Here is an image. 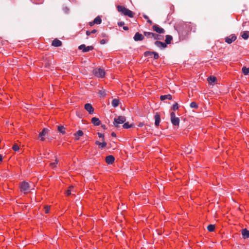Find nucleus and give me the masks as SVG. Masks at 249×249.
Here are the masks:
<instances>
[{"label":"nucleus","instance_id":"47","mask_svg":"<svg viewBox=\"0 0 249 249\" xmlns=\"http://www.w3.org/2000/svg\"><path fill=\"white\" fill-rule=\"evenodd\" d=\"M94 24H95V23H94V21H93L92 22H90L89 23V25L90 26H93Z\"/></svg>","mask_w":249,"mask_h":249},{"label":"nucleus","instance_id":"4","mask_svg":"<svg viewBox=\"0 0 249 249\" xmlns=\"http://www.w3.org/2000/svg\"><path fill=\"white\" fill-rule=\"evenodd\" d=\"M171 121L174 125H178L179 124V119L176 117L175 113L174 112L171 113Z\"/></svg>","mask_w":249,"mask_h":249},{"label":"nucleus","instance_id":"51","mask_svg":"<svg viewBox=\"0 0 249 249\" xmlns=\"http://www.w3.org/2000/svg\"><path fill=\"white\" fill-rule=\"evenodd\" d=\"M101 126L104 129H106L105 125H102Z\"/></svg>","mask_w":249,"mask_h":249},{"label":"nucleus","instance_id":"31","mask_svg":"<svg viewBox=\"0 0 249 249\" xmlns=\"http://www.w3.org/2000/svg\"><path fill=\"white\" fill-rule=\"evenodd\" d=\"M12 148L14 150H15V151H18L19 150V146L18 145V144L17 143H15L13 145V147H12Z\"/></svg>","mask_w":249,"mask_h":249},{"label":"nucleus","instance_id":"26","mask_svg":"<svg viewBox=\"0 0 249 249\" xmlns=\"http://www.w3.org/2000/svg\"><path fill=\"white\" fill-rule=\"evenodd\" d=\"M119 102L118 100L114 99L112 100L111 104L114 107H117L119 105Z\"/></svg>","mask_w":249,"mask_h":249},{"label":"nucleus","instance_id":"23","mask_svg":"<svg viewBox=\"0 0 249 249\" xmlns=\"http://www.w3.org/2000/svg\"><path fill=\"white\" fill-rule=\"evenodd\" d=\"M93 21L95 24H99L101 23L102 19L99 16H98L94 19Z\"/></svg>","mask_w":249,"mask_h":249},{"label":"nucleus","instance_id":"35","mask_svg":"<svg viewBox=\"0 0 249 249\" xmlns=\"http://www.w3.org/2000/svg\"><path fill=\"white\" fill-rule=\"evenodd\" d=\"M131 127V125H129L128 123H125L123 125V127L125 129L130 128Z\"/></svg>","mask_w":249,"mask_h":249},{"label":"nucleus","instance_id":"10","mask_svg":"<svg viewBox=\"0 0 249 249\" xmlns=\"http://www.w3.org/2000/svg\"><path fill=\"white\" fill-rule=\"evenodd\" d=\"M115 160L114 157L112 155H109L106 157V161L108 164H112Z\"/></svg>","mask_w":249,"mask_h":249},{"label":"nucleus","instance_id":"16","mask_svg":"<svg viewBox=\"0 0 249 249\" xmlns=\"http://www.w3.org/2000/svg\"><path fill=\"white\" fill-rule=\"evenodd\" d=\"M236 39V37L235 36H232L231 37H228L226 38L225 41L230 44L232 43L233 41H234Z\"/></svg>","mask_w":249,"mask_h":249},{"label":"nucleus","instance_id":"27","mask_svg":"<svg viewBox=\"0 0 249 249\" xmlns=\"http://www.w3.org/2000/svg\"><path fill=\"white\" fill-rule=\"evenodd\" d=\"M162 38H163V37L162 36L154 33V39L158 40H161V39H162Z\"/></svg>","mask_w":249,"mask_h":249},{"label":"nucleus","instance_id":"30","mask_svg":"<svg viewBox=\"0 0 249 249\" xmlns=\"http://www.w3.org/2000/svg\"><path fill=\"white\" fill-rule=\"evenodd\" d=\"M242 71L245 75H247L249 73V68L244 67L242 68Z\"/></svg>","mask_w":249,"mask_h":249},{"label":"nucleus","instance_id":"41","mask_svg":"<svg viewBox=\"0 0 249 249\" xmlns=\"http://www.w3.org/2000/svg\"><path fill=\"white\" fill-rule=\"evenodd\" d=\"M63 10L64 11L65 13H68L69 9L68 7H63Z\"/></svg>","mask_w":249,"mask_h":249},{"label":"nucleus","instance_id":"44","mask_svg":"<svg viewBox=\"0 0 249 249\" xmlns=\"http://www.w3.org/2000/svg\"><path fill=\"white\" fill-rule=\"evenodd\" d=\"M101 44H104L106 43V40L105 39H102L100 41Z\"/></svg>","mask_w":249,"mask_h":249},{"label":"nucleus","instance_id":"32","mask_svg":"<svg viewBox=\"0 0 249 249\" xmlns=\"http://www.w3.org/2000/svg\"><path fill=\"white\" fill-rule=\"evenodd\" d=\"M190 107L196 108L198 107V105L196 102H193L190 104Z\"/></svg>","mask_w":249,"mask_h":249},{"label":"nucleus","instance_id":"49","mask_svg":"<svg viewBox=\"0 0 249 249\" xmlns=\"http://www.w3.org/2000/svg\"><path fill=\"white\" fill-rule=\"evenodd\" d=\"M123 29H124V30H125V31H127V30H128V28L127 27H126V26H124V27H123Z\"/></svg>","mask_w":249,"mask_h":249},{"label":"nucleus","instance_id":"3","mask_svg":"<svg viewBox=\"0 0 249 249\" xmlns=\"http://www.w3.org/2000/svg\"><path fill=\"white\" fill-rule=\"evenodd\" d=\"M31 186L30 184L25 181L22 182L20 184V189L22 192H23L25 194L29 192L31 190Z\"/></svg>","mask_w":249,"mask_h":249},{"label":"nucleus","instance_id":"13","mask_svg":"<svg viewBox=\"0 0 249 249\" xmlns=\"http://www.w3.org/2000/svg\"><path fill=\"white\" fill-rule=\"evenodd\" d=\"M242 235L244 239L249 238V231L247 229H243L242 231Z\"/></svg>","mask_w":249,"mask_h":249},{"label":"nucleus","instance_id":"33","mask_svg":"<svg viewBox=\"0 0 249 249\" xmlns=\"http://www.w3.org/2000/svg\"><path fill=\"white\" fill-rule=\"evenodd\" d=\"M73 188V187L72 186H70L69 187V189L66 191V194L67 196L70 195L71 194V192L72 191L71 190V189Z\"/></svg>","mask_w":249,"mask_h":249},{"label":"nucleus","instance_id":"22","mask_svg":"<svg viewBox=\"0 0 249 249\" xmlns=\"http://www.w3.org/2000/svg\"><path fill=\"white\" fill-rule=\"evenodd\" d=\"M74 135L75 136V139L78 140L79 137L83 136V132L81 130H78Z\"/></svg>","mask_w":249,"mask_h":249},{"label":"nucleus","instance_id":"25","mask_svg":"<svg viewBox=\"0 0 249 249\" xmlns=\"http://www.w3.org/2000/svg\"><path fill=\"white\" fill-rule=\"evenodd\" d=\"M216 80V78L214 76H210L208 78V81L211 84L215 82Z\"/></svg>","mask_w":249,"mask_h":249},{"label":"nucleus","instance_id":"36","mask_svg":"<svg viewBox=\"0 0 249 249\" xmlns=\"http://www.w3.org/2000/svg\"><path fill=\"white\" fill-rule=\"evenodd\" d=\"M152 53H154V52L147 51L145 52L144 54L145 56H150L153 54Z\"/></svg>","mask_w":249,"mask_h":249},{"label":"nucleus","instance_id":"53","mask_svg":"<svg viewBox=\"0 0 249 249\" xmlns=\"http://www.w3.org/2000/svg\"><path fill=\"white\" fill-rule=\"evenodd\" d=\"M142 125H143V124H142V123H141V124H139V126H141H141H142Z\"/></svg>","mask_w":249,"mask_h":249},{"label":"nucleus","instance_id":"11","mask_svg":"<svg viewBox=\"0 0 249 249\" xmlns=\"http://www.w3.org/2000/svg\"><path fill=\"white\" fill-rule=\"evenodd\" d=\"M155 44L159 48L161 49L165 48L167 47V45L165 43L160 42L159 40H157L155 42Z\"/></svg>","mask_w":249,"mask_h":249},{"label":"nucleus","instance_id":"21","mask_svg":"<svg viewBox=\"0 0 249 249\" xmlns=\"http://www.w3.org/2000/svg\"><path fill=\"white\" fill-rule=\"evenodd\" d=\"M241 36L244 39H247L249 37V31H246L242 32Z\"/></svg>","mask_w":249,"mask_h":249},{"label":"nucleus","instance_id":"1","mask_svg":"<svg viewBox=\"0 0 249 249\" xmlns=\"http://www.w3.org/2000/svg\"><path fill=\"white\" fill-rule=\"evenodd\" d=\"M117 9L119 12L122 13L125 16H127L130 18H133L134 16L133 12L124 6L118 5Z\"/></svg>","mask_w":249,"mask_h":249},{"label":"nucleus","instance_id":"24","mask_svg":"<svg viewBox=\"0 0 249 249\" xmlns=\"http://www.w3.org/2000/svg\"><path fill=\"white\" fill-rule=\"evenodd\" d=\"M172 40V37L169 35L166 36V39L165 42L166 44H170L171 43V40Z\"/></svg>","mask_w":249,"mask_h":249},{"label":"nucleus","instance_id":"50","mask_svg":"<svg viewBox=\"0 0 249 249\" xmlns=\"http://www.w3.org/2000/svg\"><path fill=\"white\" fill-rule=\"evenodd\" d=\"M147 22L149 23L150 24H152V22L151 20L150 19H147Z\"/></svg>","mask_w":249,"mask_h":249},{"label":"nucleus","instance_id":"38","mask_svg":"<svg viewBox=\"0 0 249 249\" xmlns=\"http://www.w3.org/2000/svg\"><path fill=\"white\" fill-rule=\"evenodd\" d=\"M152 53L154 55V58L155 59H158L159 58V56L158 53L154 52V53Z\"/></svg>","mask_w":249,"mask_h":249},{"label":"nucleus","instance_id":"28","mask_svg":"<svg viewBox=\"0 0 249 249\" xmlns=\"http://www.w3.org/2000/svg\"><path fill=\"white\" fill-rule=\"evenodd\" d=\"M65 128L63 126H58V130L62 134L65 133Z\"/></svg>","mask_w":249,"mask_h":249},{"label":"nucleus","instance_id":"40","mask_svg":"<svg viewBox=\"0 0 249 249\" xmlns=\"http://www.w3.org/2000/svg\"><path fill=\"white\" fill-rule=\"evenodd\" d=\"M97 134L100 138H102V141H104V135L103 134L98 132Z\"/></svg>","mask_w":249,"mask_h":249},{"label":"nucleus","instance_id":"19","mask_svg":"<svg viewBox=\"0 0 249 249\" xmlns=\"http://www.w3.org/2000/svg\"><path fill=\"white\" fill-rule=\"evenodd\" d=\"M102 141L103 142H99V141H97L95 142V144L96 145H98L101 146V147L102 148H104L107 146V143L104 141Z\"/></svg>","mask_w":249,"mask_h":249},{"label":"nucleus","instance_id":"39","mask_svg":"<svg viewBox=\"0 0 249 249\" xmlns=\"http://www.w3.org/2000/svg\"><path fill=\"white\" fill-rule=\"evenodd\" d=\"M44 209H45V213H49V212L50 211V206H46L45 207Z\"/></svg>","mask_w":249,"mask_h":249},{"label":"nucleus","instance_id":"15","mask_svg":"<svg viewBox=\"0 0 249 249\" xmlns=\"http://www.w3.org/2000/svg\"><path fill=\"white\" fill-rule=\"evenodd\" d=\"M155 124L156 126H158L159 125L160 120V115L159 114L156 113V114L155 115Z\"/></svg>","mask_w":249,"mask_h":249},{"label":"nucleus","instance_id":"5","mask_svg":"<svg viewBox=\"0 0 249 249\" xmlns=\"http://www.w3.org/2000/svg\"><path fill=\"white\" fill-rule=\"evenodd\" d=\"M93 49V46H90L87 47L85 44H82L78 47V49L82 50V52L84 53L88 52L90 50H92Z\"/></svg>","mask_w":249,"mask_h":249},{"label":"nucleus","instance_id":"7","mask_svg":"<svg viewBox=\"0 0 249 249\" xmlns=\"http://www.w3.org/2000/svg\"><path fill=\"white\" fill-rule=\"evenodd\" d=\"M152 28L154 31L159 34H163L165 33V30L158 25H154Z\"/></svg>","mask_w":249,"mask_h":249},{"label":"nucleus","instance_id":"20","mask_svg":"<svg viewBox=\"0 0 249 249\" xmlns=\"http://www.w3.org/2000/svg\"><path fill=\"white\" fill-rule=\"evenodd\" d=\"M144 36L147 37V38H154V33L152 32H144L143 33Z\"/></svg>","mask_w":249,"mask_h":249},{"label":"nucleus","instance_id":"45","mask_svg":"<svg viewBox=\"0 0 249 249\" xmlns=\"http://www.w3.org/2000/svg\"><path fill=\"white\" fill-rule=\"evenodd\" d=\"M90 34H91V32H90V31H87L86 32V35H87V36H89L90 35Z\"/></svg>","mask_w":249,"mask_h":249},{"label":"nucleus","instance_id":"29","mask_svg":"<svg viewBox=\"0 0 249 249\" xmlns=\"http://www.w3.org/2000/svg\"><path fill=\"white\" fill-rule=\"evenodd\" d=\"M215 226L214 225L210 224L208 226L207 229L209 231H213L214 230Z\"/></svg>","mask_w":249,"mask_h":249},{"label":"nucleus","instance_id":"37","mask_svg":"<svg viewBox=\"0 0 249 249\" xmlns=\"http://www.w3.org/2000/svg\"><path fill=\"white\" fill-rule=\"evenodd\" d=\"M172 108L174 110L178 109V104L177 103H176L175 104H174Z\"/></svg>","mask_w":249,"mask_h":249},{"label":"nucleus","instance_id":"14","mask_svg":"<svg viewBox=\"0 0 249 249\" xmlns=\"http://www.w3.org/2000/svg\"><path fill=\"white\" fill-rule=\"evenodd\" d=\"M52 45L55 47H59L62 45V42L58 39H54Z\"/></svg>","mask_w":249,"mask_h":249},{"label":"nucleus","instance_id":"34","mask_svg":"<svg viewBox=\"0 0 249 249\" xmlns=\"http://www.w3.org/2000/svg\"><path fill=\"white\" fill-rule=\"evenodd\" d=\"M58 160L56 159L54 162H51L50 165L52 167H56V165L57 164Z\"/></svg>","mask_w":249,"mask_h":249},{"label":"nucleus","instance_id":"8","mask_svg":"<svg viewBox=\"0 0 249 249\" xmlns=\"http://www.w3.org/2000/svg\"><path fill=\"white\" fill-rule=\"evenodd\" d=\"M85 108L90 114H92L94 112V108L90 104H86L85 105Z\"/></svg>","mask_w":249,"mask_h":249},{"label":"nucleus","instance_id":"43","mask_svg":"<svg viewBox=\"0 0 249 249\" xmlns=\"http://www.w3.org/2000/svg\"><path fill=\"white\" fill-rule=\"evenodd\" d=\"M99 93L102 96H105L106 95L105 91L100 90Z\"/></svg>","mask_w":249,"mask_h":249},{"label":"nucleus","instance_id":"6","mask_svg":"<svg viewBox=\"0 0 249 249\" xmlns=\"http://www.w3.org/2000/svg\"><path fill=\"white\" fill-rule=\"evenodd\" d=\"M94 73L95 76L99 77H103L105 75V71L101 69H95L94 70Z\"/></svg>","mask_w":249,"mask_h":249},{"label":"nucleus","instance_id":"18","mask_svg":"<svg viewBox=\"0 0 249 249\" xmlns=\"http://www.w3.org/2000/svg\"><path fill=\"white\" fill-rule=\"evenodd\" d=\"M172 98V95L171 94L161 95L160 97V99L161 101H164V100H165L166 99L171 100Z\"/></svg>","mask_w":249,"mask_h":249},{"label":"nucleus","instance_id":"9","mask_svg":"<svg viewBox=\"0 0 249 249\" xmlns=\"http://www.w3.org/2000/svg\"><path fill=\"white\" fill-rule=\"evenodd\" d=\"M144 39V36L140 34L139 32H137L135 34L134 36V39L136 41H141Z\"/></svg>","mask_w":249,"mask_h":249},{"label":"nucleus","instance_id":"12","mask_svg":"<svg viewBox=\"0 0 249 249\" xmlns=\"http://www.w3.org/2000/svg\"><path fill=\"white\" fill-rule=\"evenodd\" d=\"M48 131H49L48 129H47L46 128H44L43 129V130L42 131V132H41L39 134V137H40L41 141H43L45 140L43 136H44L46 134H47L48 133Z\"/></svg>","mask_w":249,"mask_h":249},{"label":"nucleus","instance_id":"2","mask_svg":"<svg viewBox=\"0 0 249 249\" xmlns=\"http://www.w3.org/2000/svg\"><path fill=\"white\" fill-rule=\"evenodd\" d=\"M126 121V118L124 116H119L114 119L113 124L116 127H119V124L124 123Z\"/></svg>","mask_w":249,"mask_h":249},{"label":"nucleus","instance_id":"52","mask_svg":"<svg viewBox=\"0 0 249 249\" xmlns=\"http://www.w3.org/2000/svg\"><path fill=\"white\" fill-rule=\"evenodd\" d=\"M111 135L113 136V137H114L116 136V134L114 133V132H112L111 133Z\"/></svg>","mask_w":249,"mask_h":249},{"label":"nucleus","instance_id":"46","mask_svg":"<svg viewBox=\"0 0 249 249\" xmlns=\"http://www.w3.org/2000/svg\"><path fill=\"white\" fill-rule=\"evenodd\" d=\"M91 34H95L97 32V30L95 29L93 30L92 31H90Z\"/></svg>","mask_w":249,"mask_h":249},{"label":"nucleus","instance_id":"48","mask_svg":"<svg viewBox=\"0 0 249 249\" xmlns=\"http://www.w3.org/2000/svg\"><path fill=\"white\" fill-rule=\"evenodd\" d=\"M143 18L145 19H148V17L145 15H143Z\"/></svg>","mask_w":249,"mask_h":249},{"label":"nucleus","instance_id":"17","mask_svg":"<svg viewBox=\"0 0 249 249\" xmlns=\"http://www.w3.org/2000/svg\"><path fill=\"white\" fill-rule=\"evenodd\" d=\"M91 122L92 124H93L95 125H99L100 124V121L99 119L96 117H93L91 119Z\"/></svg>","mask_w":249,"mask_h":249},{"label":"nucleus","instance_id":"42","mask_svg":"<svg viewBox=\"0 0 249 249\" xmlns=\"http://www.w3.org/2000/svg\"><path fill=\"white\" fill-rule=\"evenodd\" d=\"M124 24V22L123 21H120L118 23V25L119 26H122Z\"/></svg>","mask_w":249,"mask_h":249}]
</instances>
